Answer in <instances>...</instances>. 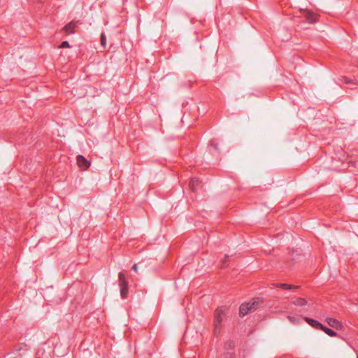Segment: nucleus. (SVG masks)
<instances>
[{
  "instance_id": "obj_1",
  "label": "nucleus",
  "mask_w": 358,
  "mask_h": 358,
  "mask_svg": "<svg viewBox=\"0 0 358 358\" xmlns=\"http://www.w3.org/2000/svg\"><path fill=\"white\" fill-rule=\"evenodd\" d=\"M229 311V308L227 306L218 307L214 312V334L217 336L222 327V322L227 317Z\"/></svg>"
},
{
  "instance_id": "obj_2",
  "label": "nucleus",
  "mask_w": 358,
  "mask_h": 358,
  "mask_svg": "<svg viewBox=\"0 0 358 358\" xmlns=\"http://www.w3.org/2000/svg\"><path fill=\"white\" fill-rule=\"evenodd\" d=\"M261 301L259 299H254L252 302L243 303L239 308V313L241 316H245L248 313L257 309Z\"/></svg>"
},
{
  "instance_id": "obj_3",
  "label": "nucleus",
  "mask_w": 358,
  "mask_h": 358,
  "mask_svg": "<svg viewBox=\"0 0 358 358\" xmlns=\"http://www.w3.org/2000/svg\"><path fill=\"white\" fill-rule=\"evenodd\" d=\"M119 286L120 288V294L123 299L128 296V282L124 273L120 272L118 275Z\"/></svg>"
},
{
  "instance_id": "obj_4",
  "label": "nucleus",
  "mask_w": 358,
  "mask_h": 358,
  "mask_svg": "<svg viewBox=\"0 0 358 358\" xmlns=\"http://www.w3.org/2000/svg\"><path fill=\"white\" fill-rule=\"evenodd\" d=\"M76 163L78 166L82 171L87 170L91 165L90 162L87 160L84 156L80 155L77 156Z\"/></svg>"
},
{
  "instance_id": "obj_5",
  "label": "nucleus",
  "mask_w": 358,
  "mask_h": 358,
  "mask_svg": "<svg viewBox=\"0 0 358 358\" xmlns=\"http://www.w3.org/2000/svg\"><path fill=\"white\" fill-rule=\"evenodd\" d=\"M78 21H71L65 25L62 29L61 32H64L66 34L69 35L76 32V28L78 27Z\"/></svg>"
},
{
  "instance_id": "obj_6",
  "label": "nucleus",
  "mask_w": 358,
  "mask_h": 358,
  "mask_svg": "<svg viewBox=\"0 0 358 358\" xmlns=\"http://www.w3.org/2000/svg\"><path fill=\"white\" fill-rule=\"evenodd\" d=\"M300 11L303 17H304L308 22L313 23L317 21L318 15L312 11L308 10H301Z\"/></svg>"
},
{
  "instance_id": "obj_7",
  "label": "nucleus",
  "mask_w": 358,
  "mask_h": 358,
  "mask_svg": "<svg viewBox=\"0 0 358 358\" xmlns=\"http://www.w3.org/2000/svg\"><path fill=\"white\" fill-rule=\"evenodd\" d=\"M325 322L329 325L331 327L334 328L337 330H343L344 328L342 322L338 321V320L332 317H327L325 319Z\"/></svg>"
},
{
  "instance_id": "obj_8",
  "label": "nucleus",
  "mask_w": 358,
  "mask_h": 358,
  "mask_svg": "<svg viewBox=\"0 0 358 358\" xmlns=\"http://www.w3.org/2000/svg\"><path fill=\"white\" fill-rule=\"evenodd\" d=\"M303 320L309 324L312 327L316 329H320L321 330L323 324H322L320 322H319L318 321L315 320H313V319H311L310 317H303Z\"/></svg>"
},
{
  "instance_id": "obj_9",
  "label": "nucleus",
  "mask_w": 358,
  "mask_h": 358,
  "mask_svg": "<svg viewBox=\"0 0 358 358\" xmlns=\"http://www.w3.org/2000/svg\"><path fill=\"white\" fill-rule=\"evenodd\" d=\"M200 183H201V181L198 178H192L191 180L189 181V188L193 192H194V191H196V188L199 187Z\"/></svg>"
},
{
  "instance_id": "obj_10",
  "label": "nucleus",
  "mask_w": 358,
  "mask_h": 358,
  "mask_svg": "<svg viewBox=\"0 0 358 358\" xmlns=\"http://www.w3.org/2000/svg\"><path fill=\"white\" fill-rule=\"evenodd\" d=\"M292 304L298 306H303L307 304V301L304 298H297L294 300Z\"/></svg>"
},
{
  "instance_id": "obj_11",
  "label": "nucleus",
  "mask_w": 358,
  "mask_h": 358,
  "mask_svg": "<svg viewBox=\"0 0 358 358\" xmlns=\"http://www.w3.org/2000/svg\"><path fill=\"white\" fill-rule=\"evenodd\" d=\"M321 330L323 331L325 334H327L329 336H331V337L337 336V333L336 331H333L331 329L326 327L324 325L322 326Z\"/></svg>"
},
{
  "instance_id": "obj_12",
  "label": "nucleus",
  "mask_w": 358,
  "mask_h": 358,
  "mask_svg": "<svg viewBox=\"0 0 358 358\" xmlns=\"http://www.w3.org/2000/svg\"><path fill=\"white\" fill-rule=\"evenodd\" d=\"M276 287H279L283 289H290L292 288H297V286L292 285L286 283H279L275 285Z\"/></svg>"
},
{
  "instance_id": "obj_13",
  "label": "nucleus",
  "mask_w": 358,
  "mask_h": 358,
  "mask_svg": "<svg viewBox=\"0 0 358 358\" xmlns=\"http://www.w3.org/2000/svg\"><path fill=\"white\" fill-rule=\"evenodd\" d=\"M100 43L103 48H106V36L104 33H101L100 36Z\"/></svg>"
},
{
  "instance_id": "obj_14",
  "label": "nucleus",
  "mask_w": 358,
  "mask_h": 358,
  "mask_svg": "<svg viewBox=\"0 0 358 358\" xmlns=\"http://www.w3.org/2000/svg\"><path fill=\"white\" fill-rule=\"evenodd\" d=\"M70 45L68 41H63L59 45V48H69Z\"/></svg>"
},
{
  "instance_id": "obj_15",
  "label": "nucleus",
  "mask_w": 358,
  "mask_h": 358,
  "mask_svg": "<svg viewBox=\"0 0 358 358\" xmlns=\"http://www.w3.org/2000/svg\"><path fill=\"white\" fill-rule=\"evenodd\" d=\"M288 320L291 322H293V323H296L297 322V320L294 317H292V316H288Z\"/></svg>"
},
{
  "instance_id": "obj_16",
  "label": "nucleus",
  "mask_w": 358,
  "mask_h": 358,
  "mask_svg": "<svg viewBox=\"0 0 358 358\" xmlns=\"http://www.w3.org/2000/svg\"><path fill=\"white\" fill-rule=\"evenodd\" d=\"M343 80L346 84H348V83H351V80L349 78H348L347 77H343Z\"/></svg>"
},
{
  "instance_id": "obj_17",
  "label": "nucleus",
  "mask_w": 358,
  "mask_h": 358,
  "mask_svg": "<svg viewBox=\"0 0 358 358\" xmlns=\"http://www.w3.org/2000/svg\"><path fill=\"white\" fill-rule=\"evenodd\" d=\"M224 358H234V356L231 353H226L224 355Z\"/></svg>"
},
{
  "instance_id": "obj_18",
  "label": "nucleus",
  "mask_w": 358,
  "mask_h": 358,
  "mask_svg": "<svg viewBox=\"0 0 358 358\" xmlns=\"http://www.w3.org/2000/svg\"><path fill=\"white\" fill-rule=\"evenodd\" d=\"M132 269L135 271V272H137L138 271V266L137 264H134L132 266Z\"/></svg>"
},
{
  "instance_id": "obj_19",
  "label": "nucleus",
  "mask_w": 358,
  "mask_h": 358,
  "mask_svg": "<svg viewBox=\"0 0 358 358\" xmlns=\"http://www.w3.org/2000/svg\"><path fill=\"white\" fill-rule=\"evenodd\" d=\"M228 257H229V256H228V255H225V259H227ZM224 261H226V260H224ZM225 266H226V265H225V262H224L222 263V268H224Z\"/></svg>"
},
{
  "instance_id": "obj_20",
  "label": "nucleus",
  "mask_w": 358,
  "mask_h": 358,
  "mask_svg": "<svg viewBox=\"0 0 358 358\" xmlns=\"http://www.w3.org/2000/svg\"><path fill=\"white\" fill-rule=\"evenodd\" d=\"M22 349V348H19L17 349H16L17 350H20Z\"/></svg>"
},
{
  "instance_id": "obj_21",
  "label": "nucleus",
  "mask_w": 358,
  "mask_h": 358,
  "mask_svg": "<svg viewBox=\"0 0 358 358\" xmlns=\"http://www.w3.org/2000/svg\"><path fill=\"white\" fill-rule=\"evenodd\" d=\"M38 1H40V0H38Z\"/></svg>"
},
{
  "instance_id": "obj_22",
  "label": "nucleus",
  "mask_w": 358,
  "mask_h": 358,
  "mask_svg": "<svg viewBox=\"0 0 358 358\" xmlns=\"http://www.w3.org/2000/svg\"><path fill=\"white\" fill-rule=\"evenodd\" d=\"M357 358H358V355H357Z\"/></svg>"
}]
</instances>
